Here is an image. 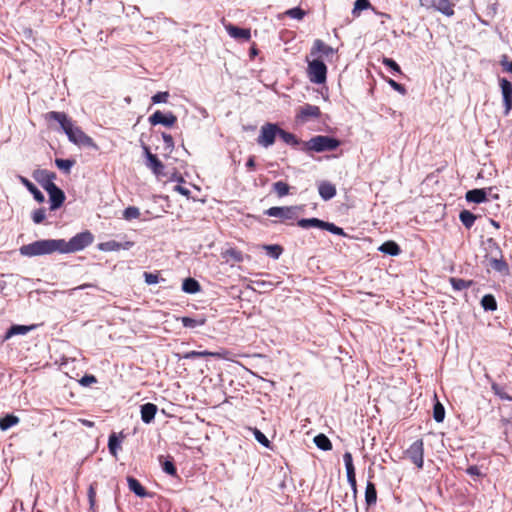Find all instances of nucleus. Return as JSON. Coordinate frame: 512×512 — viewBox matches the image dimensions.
I'll return each mask as SVG.
<instances>
[{
  "label": "nucleus",
  "mask_w": 512,
  "mask_h": 512,
  "mask_svg": "<svg viewBox=\"0 0 512 512\" xmlns=\"http://www.w3.org/2000/svg\"><path fill=\"white\" fill-rule=\"evenodd\" d=\"M46 120L56 121L62 131L67 135L70 142L78 146L96 148L94 140L75 126L73 121L64 112L50 111L45 115Z\"/></svg>",
  "instance_id": "1"
},
{
  "label": "nucleus",
  "mask_w": 512,
  "mask_h": 512,
  "mask_svg": "<svg viewBox=\"0 0 512 512\" xmlns=\"http://www.w3.org/2000/svg\"><path fill=\"white\" fill-rule=\"evenodd\" d=\"M60 245H62L59 239H41L32 243L22 245L19 252L25 257H37L44 255H51L55 252L60 253Z\"/></svg>",
  "instance_id": "2"
},
{
  "label": "nucleus",
  "mask_w": 512,
  "mask_h": 512,
  "mask_svg": "<svg viewBox=\"0 0 512 512\" xmlns=\"http://www.w3.org/2000/svg\"><path fill=\"white\" fill-rule=\"evenodd\" d=\"M341 142L327 135H317L302 143L300 150L303 152H326L333 151L340 146Z\"/></svg>",
  "instance_id": "3"
},
{
  "label": "nucleus",
  "mask_w": 512,
  "mask_h": 512,
  "mask_svg": "<svg viewBox=\"0 0 512 512\" xmlns=\"http://www.w3.org/2000/svg\"><path fill=\"white\" fill-rule=\"evenodd\" d=\"M94 240V236L90 231H84L73 236L69 241L65 239H59L60 243V253H73L77 251H81L92 244Z\"/></svg>",
  "instance_id": "4"
},
{
  "label": "nucleus",
  "mask_w": 512,
  "mask_h": 512,
  "mask_svg": "<svg viewBox=\"0 0 512 512\" xmlns=\"http://www.w3.org/2000/svg\"><path fill=\"white\" fill-rule=\"evenodd\" d=\"M307 74L312 83L323 84L327 79V67L320 59L308 61Z\"/></svg>",
  "instance_id": "5"
},
{
  "label": "nucleus",
  "mask_w": 512,
  "mask_h": 512,
  "mask_svg": "<svg viewBox=\"0 0 512 512\" xmlns=\"http://www.w3.org/2000/svg\"><path fill=\"white\" fill-rule=\"evenodd\" d=\"M407 457L418 469L424 465V442L422 439L414 441L404 452Z\"/></svg>",
  "instance_id": "6"
},
{
  "label": "nucleus",
  "mask_w": 512,
  "mask_h": 512,
  "mask_svg": "<svg viewBox=\"0 0 512 512\" xmlns=\"http://www.w3.org/2000/svg\"><path fill=\"white\" fill-rule=\"evenodd\" d=\"M279 127L274 123H265L261 126L260 134L257 138V143L265 148L272 146L278 136Z\"/></svg>",
  "instance_id": "7"
},
{
  "label": "nucleus",
  "mask_w": 512,
  "mask_h": 512,
  "mask_svg": "<svg viewBox=\"0 0 512 512\" xmlns=\"http://www.w3.org/2000/svg\"><path fill=\"white\" fill-rule=\"evenodd\" d=\"M419 4L427 10L440 12L447 17L454 15V5L450 0H419Z\"/></svg>",
  "instance_id": "8"
},
{
  "label": "nucleus",
  "mask_w": 512,
  "mask_h": 512,
  "mask_svg": "<svg viewBox=\"0 0 512 512\" xmlns=\"http://www.w3.org/2000/svg\"><path fill=\"white\" fill-rule=\"evenodd\" d=\"M301 210L299 206H274L265 211V214L270 217H277L283 221L295 220Z\"/></svg>",
  "instance_id": "9"
},
{
  "label": "nucleus",
  "mask_w": 512,
  "mask_h": 512,
  "mask_svg": "<svg viewBox=\"0 0 512 512\" xmlns=\"http://www.w3.org/2000/svg\"><path fill=\"white\" fill-rule=\"evenodd\" d=\"M343 460L346 468L347 481L351 486L352 494L357 496L356 472L353 464L352 454L350 452H345L343 455Z\"/></svg>",
  "instance_id": "10"
},
{
  "label": "nucleus",
  "mask_w": 512,
  "mask_h": 512,
  "mask_svg": "<svg viewBox=\"0 0 512 512\" xmlns=\"http://www.w3.org/2000/svg\"><path fill=\"white\" fill-rule=\"evenodd\" d=\"M32 176L45 191L48 190L51 186L56 185L54 183L56 174L52 171L46 169H37L33 172Z\"/></svg>",
  "instance_id": "11"
},
{
  "label": "nucleus",
  "mask_w": 512,
  "mask_h": 512,
  "mask_svg": "<svg viewBox=\"0 0 512 512\" xmlns=\"http://www.w3.org/2000/svg\"><path fill=\"white\" fill-rule=\"evenodd\" d=\"M176 122L177 117L172 112L164 114L157 110L149 117V123L153 126L161 124L166 127H172Z\"/></svg>",
  "instance_id": "12"
},
{
  "label": "nucleus",
  "mask_w": 512,
  "mask_h": 512,
  "mask_svg": "<svg viewBox=\"0 0 512 512\" xmlns=\"http://www.w3.org/2000/svg\"><path fill=\"white\" fill-rule=\"evenodd\" d=\"M46 192L49 196L50 210L55 211L59 209L66 199L63 190L60 189L57 185H54L46 190Z\"/></svg>",
  "instance_id": "13"
},
{
  "label": "nucleus",
  "mask_w": 512,
  "mask_h": 512,
  "mask_svg": "<svg viewBox=\"0 0 512 512\" xmlns=\"http://www.w3.org/2000/svg\"><path fill=\"white\" fill-rule=\"evenodd\" d=\"M499 84L503 96V103L505 107L504 114L508 115L512 109V84L506 78H500Z\"/></svg>",
  "instance_id": "14"
},
{
  "label": "nucleus",
  "mask_w": 512,
  "mask_h": 512,
  "mask_svg": "<svg viewBox=\"0 0 512 512\" xmlns=\"http://www.w3.org/2000/svg\"><path fill=\"white\" fill-rule=\"evenodd\" d=\"M144 152L146 154V166L152 170V172L156 176L163 175L164 164L158 159L155 154L150 152L148 146H143Z\"/></svg>",
  "instance_id": "15"
},
{
  "label": "nucleus",
  "mask_w": 512,
  "mask_h": 512,
  "mask_svg": "<svg viewBox=\"0 0 512 512\" xmlns=\"http://www.w3.org/2000/svg\"><path fill=\"white\" fill-rule=\"evenodd\" d=\"M178 359H195V358H202V357H213L218 359H225L226 358V352L225 351H217V352H211V351H189L184 354H177L176 355Z\"/></svg>",
  "instance_id": "16"
},
{
  "label": "nucleus",
  "mask_w": 512,
  "mask_h": 512,
  "mask_svg": "<svg viewBox=\"0 0 512 512\" xmlns=\"http://www.w3.org/2000/svg\"><path fill=\"white\" fill-rule=\"evenodd\" d=\"M134 245L132 241L118 242L115 240H109L98 244V249L103 252L129 250Z\"/></svg>",
  "instance_id": "17"
},
{
  "label": "nucleus",
  "mask_w": 512,
  "mask_h": 512,
  "mask_svg": "<svg viewBox=\"0 0 512 512\" xmlns=\"http://www.w3.org/2000/svg\"><path fill=\"white\" fill-rule=\"evenodd\" d=\"M338 497L340 499H337L336 502L339 507L342 508L343 512L358 511L357 496H355V494L345 492L343 495H339Z\"/></svg>",
  "instance_id": "18"
},
{
  "label": "nucleus",
  "mask_w": 512,
  "mask_h": 512,
  "mask_svg": "<svg viewBox=\"0 0 512 512\" xmlns=\"http://www.w3.org/2000/svg\"><path fill=\"white\" fill-rule=\"evenodd\" d=\"M320 108L315 105L305 104L300 108L298 113V118L303 121H307L309 119H316L320 116Z\"/></svg>",
  "instance_id": "19"
},
{
  "label": "nucleus",
  "mask_w": 512,
  "mask_h": 512,
  "mask_svg": "<svg viewBox=\"0 0 512 512\" xmlns=\"http://www.w3.org/2000/svg\"><path fill=\"white\" fill-rule=\"evenodd\" d=\"M227 33L234 39H242L248 41L251 38L250 29L240 28L232 24L225 26Z\"/></svg>",
  "instance_id": "20"
},
{
  "label": "nucleus",
  "mask_w": 512,
  "mask_h": 512,
  "mask_svg": "<svg viewBox=\"0 0 512 512\" xmlns=\"http://www.w3.org/2000/svg\"><path fill=\"white\" fill-rule=\"evenodd\" d=\"M179 320L181 321L182 325L185 328L194 329L196 327L205 325L207 318L203 314H198L194 317L184 316V317L179 318Z\"/></svg>",
  "instance_id": "21"
},
{
  "label": "nucleus",
  "mask_w": 512,
  "mask_h": 512,
  "mask_svg": "<svg viewBox=\"0 0 512 512\" xmlns=\"http://www.w3.org/2000/svg\"><path fill=\"white\" fill-rule=\"evenodd\" d=\"M488 264L493 270H495L496 272L500 273L503 276H508L510 274L509 265L502 257H490L488 259Z\"/></svg>",
  "instance_id": "22"
},
{
  "label": "nucleus",
  "mask_w": 512,
  "mask_h": 512,
  "mask_svg": "<svg viewBox=\"0 0 512 512\" xmlns=\"http://www.w3.org/2000/svg\"><path fill=\"white\" fill-rule=\"evenodd\" d=\"M157 410H158L157 406L153 403H145V404L141 405V408H140L141 420L145 424H150L154 420Z\"/></svg>",
  "instance_id": "23"
},
{
  "label": "nucleus",
  "mask_w": 512,
  "mask_h": 512,
  "mask_svg": "<svg viewBox=\"0 0 512 512\" xmlns=\"http://www.w3.org/2000/svg\"><path fill=\"white\" fill-rule=\"evenodd\" d=\"M129 489L138 497H152L151 493H148L142 484L134 477L127 478Z\"/></svg>",
  "instance_id": "24"
},
{
  "label": "nucleus",
  "mask_w": 512,
  "mask_h": 512,
  "mask_svg": "<svg viewBox=\"0 0 512 512\" xmlns=\"http://www.w3.org/2000/svg\"><path fill=\"white\" fill-rule=\"evenodd\" d=\"M318 192L324 201H328L336 195V188L332 183L323 181L318 185Z\"/></svg>",
  "instance_id": "25"
},
{
  "label": "nucleus",
  "mask_w": 512,
  "mask_h": 512,
  "mask_svg": "<svg viewBox=\"0 0 512 512\" xmlns=\"http://www.w3.org/2000/svg\"><path fill=\"white\" fill-rule=\"evenodd\" d=\"M19 181L27 188L37 202L42 203L45 201L43 193L30 180L24 176H19Z\"/></svg>",
  "instance_id": "26"
},
{
  "label": "nucleus",
  "mask_w": 512,
  "mask_h": 512,
  "mask_svg": "<svg viewBox=\"0 0 512 512\" xmlns=\"http://www.w3.org/2000/svg\"><path fill=\"white\" fill-rule=\"evenodd\" d=\"M318 53H321L324 56H329L334 53V49L325 44L322 40L316 39L311 48V55H316Z\"/></svg>",
  "instance_id": "27"
},
{
  "label": "nucleus",
  "mask_w": 512,
  "mask_h": 512,
  "mask_svg": "<svg viewBox=\"0 0 512 512\" xmlns=\"http://www.w3.org/2000/svg\"><path fill=\"white\" fill-rule=\"evenodd\" d=\"M465 198L468 202L482 203L486 201L487 193L484 189H472L466 193Z\"/></svg>",
  "instance_id": "28"
},
{
  "label": "nucleus",
  "mask_w": 512,
  "mask_h": 512,
  "mask_svg": "<svg viewBox=\"0 0 512 512\" xmlns=\"http://www.w3.org/2000/svg\"><path fill=\"white\" fill-rule=\"evenodd\" d=\"M378 250L384 254L390 256H397L401 253V249L399 245L394 241H386L384 242Z\"/></svg>",
  "instance_id": "29"
},
{
  "label": "nucleus",
  "mask_w": 512,
  "mask_h": 512,
  "mask_svg": "<svg viewBox=\"0 0 512 512\" xmlns=\"http://www.w3.org/2000/svg\"><path fill=\"white\" fill-rule=\"evenodd\" d=\"M325 221L318 218H303L298 220L297 225L301 228L307 229L310 227L319 228L324 230Z\"/></svg>",
  "instance_id": "30"
},
{
  "label": "nucleus",
  "mask_w": 512,
  "mask_h": 512,
  "mask_svg": "<svg viewBox=\"0 0 512 512\" xmlns=\"http://www.w3.org/2000/svg\"><path fill=\"white\" fill-rule=\"evenodd\" d=\"M377 501V491L374 483L368 481L365 489V502L367 506L375 505Z\"/></svg>",
  "instance_id": "31"
},
{
  "label": "nucleus",
  "mask_w": 512,
  "mask_h": 512,
  "mask_svg": "<svg viewBox=\"0 0 512 512\" xmlns=\"http://www.w3.org/2000/svg\"><path fill=\"white\" fill-rule=\"evenodd\" d=\"M278 136L288 145L290 146H293V147H297V146H301L302 147V143L303 141H300L294 134L290 133V132H287L281 128H279V133H278Z\"/></svg>",
  "instance_id": "32"
},
{
  "label": "nucleus",
  "mask_w": 512,
  "mask_h": 512,
  "mask_svg": "<svg viewBox=\"0 0 512 512\" xmlns=\"http://www.w3.org/2000/svg\"><path fill=\"white\" fill-rule=\"evenodd\" d=\"M182 290L188 294H195L201 290V286L194 278H186L182 283Z\"/></svg>",
  "instance_id": "33"
},
{
  "label": "nucleus",
  "mask_w": 512,
  "mask_h": 512,
  "mask_svg": "<svg viewBox=\"0 0 512 512\" xmlns=\"http://www.w3.org/2000/svg\"><path fill=\"white\" fill-rule=\"evenodd\" d=\"M34 329V326H26V325H12L6 332V339L11 338L15 335H25Z\"/></svg>",
  "instance_id": "34"
},
{
  "label": "nucleus",
  "mask_w": 512,
  "mask_h": 512,
  "mask_svg": "<svg viewBox=\"0 0 512 512\" xmlns=\"http://www.w3.org/2000/svg\"><path fill=\"white\" fill-rule=\"evenodd\" d=\"M459 219L465 228L470 229L474 225L477 216L469 210H462L459 214Z\"/></svg>",
  "instance_id": "35"
},
{
  "label": "nucleus",
  "mask_w": 512,
  "mask_h": 512,
  "mask_svg": "<svg viewBox=\"0 0 512 512\" xmlns=\"http://www.w3.org/2000/svg\"><path fill=\"white\" fill-rule=\"evenodd\" d=\"M314 443L319 449L323 451H329L332 449V443L325 434L321 433L315 436Z\"/></svg>",
  "instance_id": "36"
},
{
  "label": "nucleus",
  "mask_w": 512,
  "mask_h": 512,
  "mask_svg": "<svg viewBox=\"0 0 512 512\" xmlns=\"http://www.w3.org/2000/svg\"><path fill=\"white\" fill-rule=\"evenodd\" d=\"M449 282L455 291H461V290L467 289V288L471 287L473 284L472 280H464V279L455 278V277H451L449 279Z\"/></svg>",
  "instance_id": "37"
},
{
  "label": "nucleus",
  "mask_w": 512,
  "mask_h": 512,
  "mask_svg": "<svg viewBox=\"0 0 512 512\" xmlns=\"http://www.w3.org/2000/svg\"><path fill=\"white\" fill-rule=\"evenodd\" d=\"M19 423V418L13 414H8L5 417L0 418V429L6 431L12 426Z\"/></svg>",
  "instance_id": "38"
},
{
  "label": "nucleus",
  "mask_w": 512,
  "mask_h": 512,
  "mask_svg": "<svg viewBox=\"0 0 512 512\" xmlns=\"http://www.w3.org/2000/svg\"><path fill=\"white\" fill-rule=\"evenodd\" d=\"M481 306L485 311H495L497 309V302L492 294H486L481 299Z\"/></svg>",
  "instance_id": "39"
},
{
  "label": "nucleus",
  "mask_w": 512,
  "mask_h": 512,
  "mask_svg": "<svg viewBox=\"0 0 512 512\" xmlns=\"http://www.w3.org/2000/svg\"><path fill=\"white\" fill-rule=\"evenodd\" d=\"M163 456H160L159 457V461L161 463V466H162V470L170 475V476H175L176 473H177V470H176V467L174 465V462H173V459L172 458H169V459H165L163 460Z\"/></svg>",
  "instance_id": "40"
},
{
  "label": "nucleus",
  "mask_w": 512,
  "mask_h": 512,
  "mask_svg": "<svg viewBox=\"0 0 512 512\" xmlns=\"http://www.w3.org/2000/svg\"><path fill=\"white\" fill-rule=\"evenodd\" d=\"M263 249L266 251V254L269 257H271L275 260L278 259L281 256V254L283 253V248L278 244L264 245Z\"/></svg>",
  "instance_id": "41"
},
{
  "label": "nucleus",
  "mask_w": 512,
  "mask_h": 512,
  "mask_svg": "<svg viewBox=\"0 0 512 512\" xmlns=\"http://www.w3.org/2000/svg\"><path fill=\"white\" fill-rule=\"evenodd\" d=\"M75 164L74 160L71 159H61L57 158L55 159V165L64 173L69 174L71 171V168Z\"/></svg>",
  "instance_id": "42"
},
{
  "label": "nucleus",
  "mask_w": 512,
  "mask_h": 512,
  "mask_svg": "<svg viewBox=\"0 0 512 512\" xmlns=\"http://www.w3.org/2000/svg\"><path fill=\"white\" fill-rule=\"evenodd\" d=\"M289 190V185L283 181H277L273 184V191L278 195V197H284L288 195Z\"/></svg>",
  "instance_id": "43"
},
{
  "label": "nucleus",
  "mask_w": 512,
  "mask_h": 512,
  "mask_svg": "<svg viewBox=\"0 0 512 512\" xmlns=\"http://www.w3.org/2000/svg\"><path fill=\"white\" fill-rule=\"evenodd\" d=\"M119 448H120V440L118 439L116 433H112L109 436V439H108V449H109V452L113 456H116L117 455V451H118Z\"/></svg>",
  "instance_id": "44"
},
{
  "label": "nucleus",
  "mask_w": 512,
  "mask_h": 512,
  "mask_svg": "<svg viewBox=\"0 0 512 512\" xmlns=\"http://www.w3.org/2000/svg\"><path fill=\"white\" fill-rule=\"evenodd\" d=\"M433 418L438 423L442 422L444 420V418H445L444 406L439 401H437L434 404V407H433Z\"/></svg>",
  "instance_id": "45"
},
{
  "label": "nucleus",
  "mask_w": 512,
  "mask_h": 512,
  "mask_svg": "<svg viewBox=\"0 0 512 512\" xmlns=\"http://www.w3.org/2000/svg\"><path fill=\"white\" fill-rule=\"evenodd\" d=\"M491 388L494 394L501 400L512 401V396L506 392L504 387L494 383L492 384Z\"/></svg>",
  "instance_id": "46"
},
{
  "label": "nucleus",
  "mask_w": 512,
  "mask_h": 512,
  "mask_svg": "<svg viewBox=\"0 0 512 512\" xmlns=\"http://www.w3.org/2000/svg\"><path fill=\"white\" fill-rule=\"evenodd\" d=\"M140 216V210L135 206H129L123 211V218L125 220L137 219Z\"/></svg>",
  "instance_id": "47"
},
{
  "label": "nucleus",
  "mask_w": 512,
  "mask_h": 512,
  "mask_svg": "<svg viewBox=\"0 0 512 512\" xmlns=\"http://www.w3.org/2000/svg\"><path fill=\"white\" fill-rule=\"evenodd\" d=\"M369 7H370L369 0H356L354 3V8H353L352 13L354 16H359L361 11H363Z\"/></svg>",
  "instance_id": "48"
},
{
  "label": "nucleus",
  "mask_w": 512,
  "mask_h": 512,
  "mask_svg": "<svg viewBox=\"0 0 512 512\" xmlns=\"http://www.w3.org/2000/svg\"><path fill=\"white\" fill-rule=\"evenodd\" d=\"M324 230H327L330 233L335 234V235L346 236V233L344 232V230L341 227H338L334 223H331V222H325Z\"/></svg>",
  "instance_id": "49"
},
{
  "label": "nucleus",
  "mask_w": 512,
  "mask_h": 512,
  "mask_svg": "<svg viewBox=\"0 0 512 512\" xmlns=\"http://www.w3.org/2000/svg\"><path fill=\"white\" fill-rule=\"evenodd\" d=\"M253 435L255 437V439L260 443L262 444L264 447H269L270 446V441L268 440V438L257 428H254L253 429Z\"/></svg>",
  "instance_id": "50"
},
{
  "label": "nucleus",
  "mask_w": 512,
  "mask_h": 512,
  "mask_svg": "<svg viewBox=\"0 0 512 512\" xmlns=\"http://www.w3.org/2000/svg\"><path fill=\"white\" fill-rule=\"evenodd\" d=\"M46 218V211L44 208H39L32 213V220L35 224L42 223Z\"/></svg>",
  "instance_id": "51"
},
{
  "label": "nucleus",
  "mask_w": 512,
  "mask_h": 512,
  "mask_svg": "<svg viewBox=\"0 0 512 512\" xmlns=\"http://www.w3.org/2000/svg\"><path fill=\"white\" fill-rule=\"evenodd\" d=\"M382 63L386 67L390 68L393 73H398V74L401 73L400 66L393 59H391V58H383Z\"/></svg>",
  "instance_id": "52"
},
{
  "label": "nucleus",
  "mask_w": 512,
  "mask_h": 512,
  "mask_svg": "<svg viewBox=\"0 0 512 512\" xmlns=\"http://www.w3.org/2000/svg\"><path fill=\"white\" fill-rule=\"evenodd\" d=\"M287 15L293 19L301 20L305 16V12L301 8L295 7L288 10Z\"/></svg>",
  "instance_id": "53"
},
{
  "label": "nucleus",
  "mask_w": 512,
  "mask_h": 512,
  "mask_svg": "<svg viewBox=\"0 0 512 512\" xmlns=\"http://www.w3.org/2000/svg\"><path fill=\"white\" fill-rule=\"evenodd\" d=\"M169 97V93L167 91L158 92L152 96V102L154 104L166 103Z\"/></svg>",
  "instance_id": "54"
},
{
  "label": "nucleus",
  "mask_w": 512,
  "mask_h": 512,
  "mask_svg": "<svg viewBox=\"0 0 512 512\" xmlns=\"http://www.w3.org/2000/svg\"><path fill=\"white\" fill-rule=\"evenodd\" d=\"M96 490L94 484H91L88 488V500L90 509H93L96 503Z\"/></svg>",
  "instance_id": "55"
},
{
  "label": "nucleus",
  "mask_w": 512,
  "mask_h": 512,
  "mask_svg": "<svg viewBox=\"0 0 512 512\" xmlns=\"http://www.w3.org/2000/svg\"><path fill=\"white\" fill-rule=\"evenodd\" d=\"M500 65L502 66L504 71L512 73V61L508 60L507 55H502Z\"/></svg>",
  "instance_id": "56"
},
{
  "label": "nucleus",
  "mask_w": 512,
  "mask_h": 512,
  "mask_svg": "<svg viewBox=\"0 0 512 512\" xmlns=\"http://www.w3.org/2000/svg\"><path fill=\"white\" fill-rule=\"evenodd\" d=\"M144 279H145V282L148 285L157 284L159 282L158 274H154V273L145 272L144 273Z\"/></svg>",
  "instance_id": "57"
},
{
  "label": "nucleus",
  "mask_w": 512,
  "mask_h": 512,
  "mask_svg": "<svg viewBox=\"0 0 512 512\" xmlns=\"http://www.w3.org/2000/svg\"><path fill=\"white\" fill-rule=\"evenodd\" d=\"M226 253H227V255H229L232 259H234L237 262L243 261V254L236 249H229V250H227Z\"/></svg>",
  "instance_id": "58"
},
{
  "label": "nucleus",
  "mask_w": 512,
  "mask_h": 512,
  "mask_svg": "<svg viewBox=\"0 0 512 512\" xmlns=\"http://www.w3.org/2000/svg\"><path fill=\"white\" fill-rule=\"evenodd\" d=\"M387 82L395 91H397V92H399L401 94H405L406 93V89H405V87L402 84L394 81L393 79H388Z\"/></svg>",
  "instance_id": "59"
},
{
  "label": "nucleus",
  "mask_w": 512,
  "mask_h": 512,
  "mask_svg": "<svg viewBox=\"0 0 512 512\" xmlns=\"http://www.w3.org/2000/svg\"><path fill=\"white\" fill-rule=\"evenodd\" d=\"M162 137H163V140H164V143H165V148L171 151L173 149V147H174L173 137L170 134H167V133H163Z\"/></svg>",
  "instance_id": "60"
},
{
  "label": "nucleus",
  "mask_w": 512,
  "mask_h": 512,
  "mask_svg": "<svg viewBox=\"0 0 512 512\" xmlns=\"http://www.w3.org/2000/svg\"><path fill=\"white\" fill-rule=\"evenodd\" d=\"M79 382L83 386H89L90 384L96 383L97 379L94 375H85L80 379Z\"/></svg>",
  "instance_id": "61"
},
{
  "label": "nucleus",
  "mask_w": 512,
  "mask_h": 512,
  "mask_svg": "<svg viewBox=\"0 0 512 512\" xmlns=\"http://www.w3.org/2000/svg\"><path fill=\"white\" fill-rule=\"evenodd\" d=\"M174 190L186 197L190 195V190L182 185H176Z\"/></svg>",
  "instance_id": "62"
},
{
  "label": "nucleus",
  "mask_w": 512,
  "mask_h": 512,
  "mask_svg": "<svg viewBox=\"0 0 512 512\" xmlns=\"http://www.w3.org/2000/svg\"><path fill=\"white\" fill-rule=\"evenodd\" d=\"M467 473L471 476H479L480 475V469L473 465L467 468Z\"/></svg>",
  "instance_id": "63"
},
{
  "label": "nucleus",
  "mask_w": 512,
  "mask_h": 512,
  "mask_svg": "<svg viewBox=\"0 0 512 512\" xmlns=\"http://www.w3.org/2000/svg\"><path fill=\"white\" fill-rule=\"evenodd\" d=\"M255 157L254 156H250L246 162V167L248 169H254L255 168Z\"/></svg>",
  "instance_id": "64"
}]
</instances>
